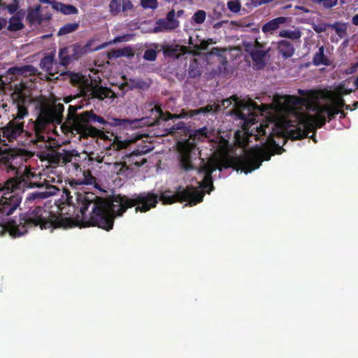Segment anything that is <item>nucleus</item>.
<instances>
[{"label":"nucleus","instance_id":"603ef678","mask_svg":"<svg viewBox=\"0 0 358 358\" xmlns=\"http://www.w3.org/2000/svg\"><path fill=\"white\" fill-rule=\"evenodd\" d=\"M273 1V0H250L252 4L255 7L259 6H260L262 4L270 3V2Z\"/></svg>","mask_w":358,"mask_h":358},{"label":"nucleus","instance_id":"20e7f679","mask_svg":"<svg viewBox=\"0 0 358 358\" xmlns=\"http://www.w3.org/2000/svg\"><path fill=\"white\" fill-rule=\"evenodd\" d=\"M45 189V191L29 193L26 197L25 204L29 206V210L24 214V235L27 229L31 227H39L41 229H67L75 226L73 219L63 217L44 207L36 206L41 199L55 195L59 191L52 185H46Z\"/></svg>","mask_w":358,"mask_h":358},{"label":"nucleus","instance_id":"6e6552de","mask_svg":"<svg viewBox=\"0 0 358 358\" xmlns=\"http://www.w3.org/2000/svg\"><path fill=\"white\" fill-rule=\"evenodd\" d=\"M233 157H230L224 161H218L216 158L210 157L207 162H205L202 159L201 164L197 169L199 173L204 174L203 180L199 182V187L202 189V192H204L205 191L206 193L210 194L214 189L213 173L217 169L222 171L223 169H226L224 166L229 164Z\"/></svg>","mask_w":358,"mask_h":358},{"label":"nucleus","instance_id":"2f4dec72","mask_svg":"<svg viewBox=\"0 0 358 358\" xmlns=\"http://www.w3.org/2000/svg\"><path fill=\"white\" fill-rule=\"evenodd\" d=\"M330 26L336 31V34L340 38H343L347 35V26L345 23L336 22L334 24H331Z\"/></svg>","mask_w":358,"mask_h":358},{"label":"nucleus","instance_id":"e2e57ef3","mask_svg":"<svg viewBox=\"0 0 358 358\" xmlns=\"http://www.w3.org/2000/svg\"><path fill=\"white\" fill-rule=\"evenodd\" d=\"M352 23L354 25H358V14L355 15L352 18Z\"/></svg>","mask_w":358,"mask_h":358},{"label":"nucleus","instance_id":"7c9ffc66","mask_svg":"<svg viewBox=\"0 0 358 358\" xmlns=\"http://www.w3.org/2000/svg\"><path fill=\"white\" fill-rule=\"evenodd\" d=\"M314 3L322 6L324 8H331L336 6L338 3L343 5L345 3V0H314Z\"/></svg>","mask_w":358,"mask_h":358},{"label":"nucleus","instance_id":"f8f14e48","mask_svg":"<svg viewBox=\"0 0 358 358\" xmlns=\"http://www.w3.org/2000/svg\"><path fill=\"white\" fill-rule=\"evenodd\" d=\"M195 150V145L187 143L181 149L179 155V164L181 169L185 171H189L196 169L192 164V154Z\"/></svg>","mask_w":358,"mask_h":358},{"label":"nucleus","instance_id":"09e8293b","mask_svg":"<svg viewBox=\"0 0 358 358\" xmlns=\"http://www.w3.org/2000/svg\"><path fill=\"white\" fill-rule=\"evenodd\" d=\"M331 24L323 23L320 24L314 28L315 31L317 33L326 31L327 27H331Z\"/></svg>","mask_w":358,"mask_h":358},{"label":"nucleus","instance_id":"bb28decb","mask_svg":"<svg viewBox=\"0 0 358 358\" xmlns=\"http://www.w3.org/2000/svg\"><path fill=\"white\" fill-rule=\"evenodd\" d=\"M152 111H155L160 119L164 120H169L173 118H180L182 117V115H175L170 112L164 113L160 106H155Z\"/></svg>","mask_w":358,"mask_h":358},{"label":"nucleus","instance_id":"f704fd0d","mask_svg":"<svg viewBox=\"0 0 358 358\" xmlns=\"http://www.w3.org/2000/svg\"><path fill=\"white\" fill-rule=\"evenodd\" d=\"M96 182V178L92 174V172L90 170L84 171L83 172V179L79 184L84 185H93Z\"/></svg>","mask_w":358,"mask_h":358},{"label":"nucleus","instance_id":"dca6fc26","mask_svg":"<svg viewBox=\"0 0 358 358\" xmlns=\"http://www.w3.org/2000/svg\"><path fill=\"white\" fill-rule=\"evenodd\" d=\"M19 220L20 224H17L15 220H9L3 227L1 226V227L8 231L13 238L20 237L22 235V232L19 229V226L22 224V214L21 213L19 215Z\"/></svg>","mask_w":358,"mask_h":358},{"label":"nucleus","instance_id":"c85d7f7f","mask_svg":"<svg viewBox=\"0 0 358 358\" xmlns=\"http://www.w3.org/2000/svg\"><path fill=\"white\" fill-rule=\"evenodd\" d=\"M59 64L64 66L69 65L73 61L71 54L68 51L66 47L59 50Z\"/></svg>","mask_w":358,"mask_h":358},{"label":"nucleus","instance_id":"393cba45","mask_svg":"<svg viewBox=\"0 0 358 358\" xmlns=\"http://www.w3.org/2000/svg\"><path fill=\"white\" fill-rule=\"evenodd\" d=\"M70 80L73 85L78 86L80 94L82 87L84 86V85H86L87 83H90V81L85 78L83 76L76 73H73L70 75Z\"/></svg>","mask_w":358,"mask_h":358},{"label":"nucleus","instance_id":"9d476101","mask_svg":"<svg viewBox=\"0 0 358 358\" xmlns=\"http://www.w3.org/2000/svg\"><path fill=\"white\" fill-rule=\"evenodd\" d=\"M81 96L87 99H98L103 100L105 98H115V92L108 87H99L96 85H93L92 81L90 83H87L81 88Z\"/></svg>","mask_w":358,"mask_h":358},{"label":"nucleus","instance_id":"58836bf2","mask_svg":"<svg viewBox=\"0 0 358 358\" xmlns=\"http://www.w3.org/2000/svg\"><path fill=\"white\" fill-rule=\"evenodd\" d=\"M128 145L129 143L127 141H120L116 137L111 146L113 150L119 151L122 149H125Z\"/></svg>","mask_w":358,"mask_h":358},{"label":"nucleus","instance_id":"473e14b6","mask_svg":"<svg viewBox=\"0 0 358 358\" xmlns=\"http://www.w3.org/2000/svg\"><path fill=\"white\" fill-rule=\"evenodd\" d=\"M279 36L283 38H287L292 40L299 39L301 37V33L299 31H291L282 29L279 32Z\"/></svg>","mask_w":358,"mask_h":358},{"label":"nucleus","instance_id":"a18cd8bd","mask_svg":"<svg viewBox=\"0 0 358 358\" xmlns=\"http://www.w3.org/2000/svg\"><path fill=\"white\" fill-rule=\"evenodd\" d=\"M336 92L340 96L343 95L350 94L353 92L351 89H348L345 87L344 84H341L336 89Z\"/></svg>","mask_w":358,"mask_h":358},{"label":"nucleus","instance_id":"4468645a","mask_svg":"<svg viewBox=\"0 0 358 358\" xmlns=\"http://www.w3.org/2000/svg\"><path fill=\"white\" fill-rule=\"evenodd\" d=\"M52 15L46 13L44 15L41 14L40 6L29 11L27 16V21L31 25H40L43 21H48L51 19Z\"/></svg>","mask_w":358,"mask_h":358},{"label":"nucleus","instance_id":"ddd939ff","mask_svg":"<svg viewBox=\"0 0 358 358\" xmlns=\"http://www.w3.org/2000/svg\"><path fill=\"white\" fill-rule=\"evenodd\" d=\"M179 26V22L176 19V12L173 9L170 10L165 18L159 19L154 28L155 32L171 31Z\"/></svg>","mask_w":358,"mask_h":358},{"label":"nucleus","instance_id":"c9c22d12","mask_svg":"<svg viewBox=\"0 0 358 358\" xmlns=\"http://www.w3.org/2000/svg\"><path fill=\"white\" fill-rule=\"evenodd\" d=\"M109 8L113 15H117L122 10V0H112Z\"/></svg>","mask_w":358,"mask_h":358},{"label":"nucleus","instance_id":"69168bd1","mask_svg":"<svg viewBox=\"0 0 358 358\" xmlns=\"http://www.w3.org/2000/svg\"><path fill=\"white\" fill-rule=\"evenodd\" d=\"M30 68V65H24V74L28 73L29 71Z\"/></svg>","mask_w":358,"mask_h":358},{"label":"nucleus","instance_id":"de8ad7c7","mask_svg":"<svg viewBox=\"0 0 358 358\" xmlns=\"http://www.w3.org/2000/svg\"><path fill=\"white\" fill-rule=\"evenodd\" d=\"M344 106H345V100L343 99V98L342 96H338L336 99H335V106L334 108H338L339 110H341V108H343L344 107Z\"/></svg>","mask_w":358,"mask_h":358},{"label":"nucleus","instance_id":"4c0bfd02","mask_svg":"<svg viewBox=\"0 0 358 358\" xmlns=\"http://www.w3.org/2000/svg\"><path fill=\"white\" fill-rule=\"evenodd\" d=\"M206 17V12L204 10H199L194 14L192 19L194 20L195 23L201 24L205 21Z\"/></svg>","mask_w":358,"mask_h":358},{"label":"nucleus","instance_id":"c756f323","mask_svg":"<svg viewBox=\"0 0 358 358\" xmlns=\"http://www.w3.org/2000/svg\"><path fill=\"white\" fill-rule=\"evenodd\" d=\"M78 27H79V24L76 22L67 23L59 29L57 34H58V36H62V35L72 33V32L75 31L76 30H77Z\"/></svg>","mask_w":358,"mask_h":358},{"label":"nucleus","instance_id":"aec40b11","mask_svg":"<svg viewBox=\"0 0 358 358\" xmlns=\"http://www.w3.org/2000/svg\"><path fill=\"white\" fill-rule=\"evenodd\" d=\"M33 178H37V176L32 174V173L25 167L24 169V189L25 188H34V187H43V183L37 182V181H31L30 180V177Z\"/></svg>","mask_w":358,"mask_h":358},{"label":"nucleus","instance_id":"bf43d9fd","mask_svg":"<svg viewBox=\"0 0 358 358\" xmlns=\"http://www.w3.org/2000/svg\"><path fill=\"white\" fill-rule=\"evenodd\" d=\"M184 128V123L182 122H180L179 123H178L176 126H173L171 129H172V132H173L174 131L176 130H178V129H182Z\"/></svg>","mask_w":358,"mask_h":358},{"label":"nucleus","instance_id":"72a5a7b5","mask_svg":"<svg viewBox=\"0 0 358 358\" xmlns=\"http://www.w3.org/2000/svg\"><path fill=\"white\" fill-rule=\"evenodd\" d=\"M22 29V22L20 17H11L9 20L8 29L9 31H18Z\"/></svg>","mask_w":358,"mask_h":358},{"label":"nucleus","instance_id":"9b49d317","mask_svg":"<svg viewBox=\"0 0 358 358\" xmlns=\"http://www.w3.org/2000/svg\"><path fill=\"white\" fill-rule=\"evenodd\" d=\"M245 50L252 58L254 69L261 70L266 66L265 57L268 50H264L263 46L255 41L254 44L248 43L245 45Z\"/></svg>","mask_w":358,"mask_h":358},{"label":"nucleus","instance_id":"a878e982","mask_svg":"<svg viewBox=\"0 0 358 358\" xmlns=\"http://www.w3.org/2000/svg\"><path fill=\"white\" fill-rule=\"evenodd\" d=\"M66 48L70 52L73 61L78 59L85 53L83 48L78 43L73 44Z\"/></svg>","mask_w":358,"mask_h":358},{"label":"nucleus","instance_id":"7ed1b4c3","mask_svg":"<svg viewBox=\"0 0 358 358\" xmlns=\"http://www.w3.org/2000/svg\"><path fill=\"white\" fill-rule=\"evenodd\" d=\"M64 106L62 103L49 104L41 103L39 113L34 123L35 138L30 141L33 145L40 150L38 157L41 161H48L53 166L66 164L71 162L73 157L78 156L76 150H66L62 152L55 150L50 143L45 139L47 136L41 134L48 124H60L63 120Z\"/></svg>","mask_w":358,"mask_h":358},{"label":"nucleus","instance_id":"052dcab7","mask_svg":"<svg viewBox=\"0 0 358 358\" xmlns=\"http://www.w3.org/2000/svg\"><path fill=\"white\" fill-rule=\"evenodd\" d=\"M204 108H205L206 113H211V112L217 111L216 109L214 110L213 106H211V105H208V106H205Z\"/></svg>","mask_w":358,"mask_h":358},{"label":"nucleus","instance_id":"5701e85b","mask_svg":"<svg viewBox=\"0 0 358 358\" xmlns=\"http://www.w3.org/2000/svg\"><path fill=\"white\" fill-rule=\"evenodd\" d=\"M187 72L189 77L192 78H195L201 76V66L196 59H192L190 60Z\"/></svg>","mask_w":358,"mask_h":358},{"label":"nucleus","instance_id":"f03ea898","mask_svg":"<svg viewBox=\"0 0 358 358\" xmlns=\"http://www.w3.org/2000/svg\"><path fill=\"white\" fill-rule=\"evenodd\" d=\"M11 98L16 103L17 108L16 118L10 121L6 126L0 128V144L3 142L4 148H0L1 160L5 165L7 171H13L15 176L11 177L4 184L0 183V213L10 215L20 204L22 197L15 193L20 189L22 182V148L8 147L5 143L13 142L22 133V122L17 119H22V81L15 87Z\"/></svg>","mask_w":358,"mask_h":358},{"label":"nucleus","instance_id":"0eeeda50","mask_svg":"<svg viewBox=\"0 0 358 358\" xmlns=\"http://www.w3.org/2000/svg\"><path fill=\"white\" fill-rule=\"evenodd\" d=\"M271 154L260 148H252L246 151L243 155L233 157L229 164L225 168H232L234 170L243 171L245 173H251L258 169L263 160L268 161Z\"/></svg>","mask_w":358,"mask_h":358},{"label":"nucleus","instance_id":"0e129e2a","mask_svg":"<svg viewBox=\"0 0 358 358\" xmlns=\"http://www.w3.org/2000/svg\"><path fill=\"white\" fill-rule=\"evenodd\" d=\"M299 94L301 96H306L308 94V92L303 90H299Z\"/></svg>","mask_w":358,"mask_h":358},{"label":"nucleus","instance_id":"412c9836","mask_svg":"<svg viewBox=\"0 0 358 358\" xmlns=\"http://www.w3.org/2000/svg\"><path fill=\"white\" fill-rule=\"evenodd\" d=\"M286 18L284 17H278L276 18H274L269 22H266L263 27H262V31L264 33L266 32H271L273 31H275L278 29L280 24H283L285 22Z\"/></svg>","mask_w":358,"mask_h":358},{"label":"nucleus","instance_id":"f257e3e1","mask_svg":"<svg viewBox=\"0 0 358 358\" xmlns=\"http://www.w3.org/2000/svg\"><path fill=\"white\" fill-rule=\"evenodd\" d=\"M204 194L192 185L185 189L178 186L174 193L170 189L160 194L153 191L143 192L135 194L132 198L119 194L113 196L111 201L91 192L78 193L76 208L80 215H77L76 220L80 227H97L108 231L113 228L114 218L121 216L129 208L136 206V212L145 213L155 208L159 201L165 205L187 201V205L193 206L203 201Z\"/></svg>","mask_w":358,"mask_h":358},{"label":"nucleus","instance_id":"6e6d98bb","mask_svg":"<svg viewBox=\"0 0 358 358\" xmlns=\"http://www.w3.org/2000/svg\"><path fill=\"white\" fill-rule=\"evenodd\" d=\"M63 194L66 196V201L70 203L72 201V196H71L70 191L67 188H64Z\"/></svg>","mask_w":358,"mask_h":358},{"label":"nucleus","instance_id":"423d86ee","mask_svg":"<svg viewBox=\"0 0 358 358\" xmlns=\"http://www.w3.org/2000/svg\"><path fill=\"white\" fill-rule=\"evenodd\" d=\"M317 113L310 115L306 113L296 111L294 113L296 126H294L292 120H288L287 127L290 129L288 131L289 138L296 140L308 136L310 131H315L317 128L322 127L327 122L326 115L329 121L335 119L341 110L334 108L329 105L318 106L316 107Z\"/></svg>","mask_w":358,"mask_h":358},{"label":"nucleus","instance_id":"13d9d810","mask_svg":"<svg viewBox=\"0 0 358 358\" xmlns=\"http://www.w3.org/2000/svg\"><path fill=\"white\" fill-rule=\"evenodd\" d=\"M357 68H358V64L355 63L350 67V69L346 71V73L348 74L353 73L354 72H355L357 71Z\"/></svg>","mask_w":358,"mask_h":358},{"label":"nucleus","instance_id":"b1692460","mask_svg":"<svg viewBox=\"0 0 358 358\" xmlns=\"http://www.w3.org/2000/svg\"><path fill=\"white\" fill-rule=\"evenodd\" d=\"M211 133L208 131V129L206 127H203L199 129H196L192 134H191L190 137L194 141H203L205 139H210Z\"/></svg>","mask_w":358,"mask_h":358},{"label":"nucleus","instance_id":"ea45409f","mask_svg":"<svg viewBox=\"0 0 358 358\" xmlns=\"http://www.w3.org/2000/svg\"><path fill=\"white\" fill-rule=\"evenodd\" d=\"M143 58L145 60L153 62L157 59V52L154 49L146 50L143 55Z\"/></svg>","mask_w":358,"mask_h":358},{"label":"nucleus","instance_id":"1a4fd4ad","mask_svg":"<svg viewBox=\"0 0 358 358\" xmlns=\"http://www.w3.org/2000/svg\"><path fill=\"white\" fill-rule=\"evenodd\" d=\"M145 152V151L135 150L125 153L122 157V161L114 164V171L117 175L128 177L135 169L147 162V159L143 157Z\"/></svg>","mask_w":358,"mask_h":358},{"label":"nucleus","instance_id":"680f3d73","mask_svg":"<svg viewBox=\"0 0 358 358\" xmlns=\"http://www.w3.org/2000/svg\"><path fill=\"white\" fill-rule=\"evenodd\" d=\"M7 24L6 19L0 17V30L2 29Z\"/></svg>","mask_w":358,"mask_h":358},{"label":"nucleus","instance_id":"a211bd4d","mask_svg":"<svg viewBox=\"0 0 358 358\" xmlns=\"http://www.w3.org/2000/svg\"><path fill=\"white\" fill-rule=\"evenodd\" d=\"M312 62L316 66L320 65L329 66L331 64L330 60L324 55V47L323 45H321L318 51L314 55Z\"/></svg>","mask_w":358,"mask_h":358},{"label":"nucleus","instance_id":"4d7b16f0","mask_svg":"<svg viewBox=\"0 0 358 358\" xmlns=\"http://www.w3.org/2000/svg\"><path fill=\"white\" fill-rule=\"evenodd\" d=\"M122 57V55H120V49L113 50L112 52H110V54L109 55V58H112V57L118 58V57Z\"/></svg>","mask_w":358,"mask_h":358},{"label":"nucleus","instance_id":"8fccbe9b","mask_svg":"<svg viewBox=\"0 0 358 358\" xmlns=\"http://www.w3.org/2000/svg\"><path fill=\"white\" fill-rule=\"evenodd\" d=\"M133 5L130 0H122V10L127 11L131 10Z\"/></svg>","mask_w":358,"mask_h":358},{"label":"nucleus","instance_id":"338daca9","mask_svg":"<svg viewBox=\"0 0 358 358\" xmlns=\"http://www.w3.org/2000/svg\"><path fill=\"white\" fill-rule=\"evenodd\" d=\"M222 65H226L227 64V59L225 57H222L221 62Z\"/></svg>","mask_w":358,"mask_h":358},{"label":"nucleus","instance_id":"79ce46f5","mask_svg":"<svg viewBox=\"0 0 358 358\" xmlns=\"http://www.w3.org/2000/svg\"><path fill=\"white\" fill-rule=\"evenodd\" d=\"M212 43H215V42L213 41V40L212 38H209L206 41L203 40L200 43L199 45H196L195 46V48L198 50H202V51L207 50L208 48V45Z\"/></svg>","mask_w":358,"mask_h":358},{"label":"nucleus","instance_id":"e433bc0d","mask_svg":"<svg viewBox=\"0 0 358 358\" xmlns=\"http://www.w3.org/2000/svg\"><path fill=\"white\" fill-rule=\"evenodd\" d=\"M3 0H0V8H2L3 9H7L10 13H14L17 8V1L14 0V2L13 3H10L8 5H6V3L2 1Z\"/></svg>","mask_w":358,"mask_h":358},{"label":"nucleus","instance_id":"39448f33","mask_svg":"<svg viewBox=\"0 0 358 358\" xmlns=\"http://www.w3.org/2000/svg\"><path fill=\"white\" fill-rule=\"evenodd\" d=\"M81 106L70 105L68 108V114L66 124H68L70 129L77 133H82L86 135L96 137L102 134V131L92 126V124L99 123L103 125V129L108 127H119L122 129L136 127L138 120H131L127 118L111 117L106 120L103 117L96 115L93 110H86L82 113L77 114V110L81 108Z\"/></svg>","mask_w":358,"mask_h":358},{"label":"nucleus","instance_id":"49530a36","mask_svg":"<svg viewBox=\"0 0 358 358\" xmlns=\"http://www.w3.org/2000/svg\"><path fill=\"white\" fill-rule=\"evenodd\" d=\"M120 50V55L122 57H133L134 53L133 49L131 47H124Z\"/></svg>","mask_w":358,"mask_h":358},{"label":"nucleus","instance_id":"2eb2a0df","mask_svg":"<svg viewBox=\"0 0 358 358\" xmlns=\"http://www.w3.org/2000/svg\"><path fill=\"white\" fill-rule=\"evenodd\" d=\"M165 57L178 59L186 53L187 48L179 45H166L162 48Z\"/></svg>","mask_w":358,"mask_h":358},{"label":"nucleus","instance_id":"3c124183","mask_svg":"<svg viewBox=\"0 0 358 358\" xmlns=\"http://www.w3.org/2000/svg\"><path fill=\"white\" fill-rule=\"evenodd\" d=\"M8 73L13 76L22 75V66L10 68L8 70Z\"/></svg>","mask_w":358,"mask_h":358},{"label":"nucleus","instance_id":"c03bdc74","mask_svg":"<svg viewBox=\"0 0 358 358\" xmlns=\"http://www.w3.org/2000/svg\"><path fill=\"white\" fill-rule=\"evenodd\" d=\"M231 99H233L234 101H236L237 100V97L236 96H231L230 99H224L221 101L222 104H217L216 106V110H221V106H223L224 108H227L229 107L231 104Z\"/></svg>","mask_w":358,"mask_h":358},{"label":"nucleus","instance_id":"4be33fe9","mask_svg":"<svg viewBox=\"0 0 358 358\" xmlns=\"http://www.w3.org/2000/svg\"><path fill=\"white\" fill-rule=\"evenodd\" d=\"M56 65L55 62V57L52 55H48L45 56L41 61L40 66L41 67L45 70L50 75L53 76L54 73L53 67Z\"/></svg>","mask_w":358,"mask_h":358},{"label":"nucleus","instance_id":"cd10ccee","mask_svg":"<svg viewBox=\"0 0 358 358\" xmlns=\"http://www.w3.org/2000/svg\"><path fill=\"white\" fill-rule=\"evenodd\" d=\"M306 101L305 99L295 96H287L286 102L290 106L293 110H296L298 108Z\"/></svg>","mask_w":358,"mask_h":358},{"label":"nucleus","instance_id":"37998d69","mask_svg":"<svg viewBox=\"0 0 358 358\" xmlns=\"http://www.w3.org/2000/svg\"><path fill=\"white\" fill-rule=\"evenodd\" d=\"M228 8L233 13H238L241 9V4L238 1H229L227 3Z\"/></svg>","mask_w":358,"mask_h":358},{"label":"nucleus","instance_id":"f3484780","mask_svg":"<svg viewBox=\"0 0 358 358\" xmlns=\"http://www.w3.org/2000/svg\"><path fill=\"white\" fill-rule=\"evenodd\" d=\"M278 50L284 58L291 57L295 50L294 45L287 40H282L278 43Z\"/></svg>","mask_w":358,"mask_h":358},{"label":"nucleus","instance_id":"774afa93","mask_svg":"<svg viewBox=\"0 0 358 358\" xmlns=\"http://www.w3.org/2000/svg\"><path fill=\"white\" fill-rule=\"evenodd\" d=\"M354 85L356 86L357 89H358V76L354 80Z\"/></svg>","mask_w":358,"mask_h":358},{"label":"nucleus","instance_id":"864d4df0","mask_svg":"<svg viewBox=\"0 0 358 358\" xmlns=\"http://www.w3.org/2000/svg\"><path fill=\"white\" fill-rule=\"evenodd\" d=\"M267 126L266 124H262L259 127L257 128V136H266V129Z\"/></svg>","mask_w":358,"mask_h":358},{"label":"nucleus","instance_id":"a19ab883","mask_svg":"<svg viewBox=\"0 0 358 358\" xmlns=\"http://www.w3.org/2000/svg\"><path fill=\"white\" fill-rule=\"evenodd\" d=\"M141 4L144 8L155 9L157 7V0H141Z\"/></svg>","mask_w":358,"mask_h":358},{"label":"nucleus","instance_id":"6ab92c4d","mask_svg":"<svg viewBox=\"0 0 358 358\" xmlns=\"http://www.w3.org/2000/svg\"><path fill=\"white\" fill-rule=\"evenodd\" d=\"M52 6L55 10H59L64 15L77 14L78 12V8L74 6L66 5L55 0L52 2Z\"/></svg>","mask_w":358,"mask_h":358},{"label":"nucleus","instance_id":"5fc2aeb1","mask_svg":"<svg viewBox=\"0 0 358 358\" xmlns=\"http://www.w3.org/2000/svg\"><path fill=\"white\" fill-rule=\"evenodd\" d=\"M201 113L206 114L204 107L199 108L196 110H191V115H196Z\"/></svg>","mask_w":358,"mask_h":358}]
</instances>
